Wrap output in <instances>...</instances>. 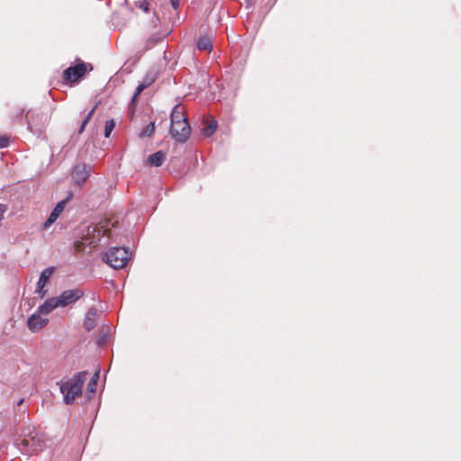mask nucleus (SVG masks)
Masks as SVG:
<instances>
[{
  "label": "nucleus",
  "mask_w": 461,
  "mask_h": 461,
  "mask_svg": "<svg viewBox=\"0 0 461 461\" xmlns=\"http://www.w3.org/2000/svg\"><path fill=\"white\" fill-rule=\"evenodd\" d=\"M44 435L38 431L32 425H24L19 437L15 440V446L22 454L32 456L41 451L44 447Z\"/></svg>",
  "instance_id": "nucleus-1"
},
{
  "label": "nucleus",
  "mask_w": 461,
  "mask_h": 461,
  "mask_svg": "<svg viewBox=\"0 0 461 461\" xmlns=\"http://www.w3.org/2000/svg\"><path fill=\"white\" fill-rule=\"evenodd\" d=\"M86 375L87 373L86 371L79 372L66 382L57 383L59 385L60 392L64 395L66 404L72 403L76 397L81 394Z\"/></svg>",
  "instance_id": "nucleus-2"
},
{
  "label": "nucleus",
  "mask_w": 461,
  "mask_h": 461,
  "mask_svg": "<svg viewBox=\"0 0 461 461\" xmlns=\"http://www.w3.org/2000/svg\"><path fill=\"white\" fill-rule=\"evenodd\" d=\"M130 258V253L125 248H111L103 255V260L114 269L124 267Z\"/></svg>",
  "instance_id": "nucleus-3"
},
{
  "label": "nucleus",
  "mask_w": 461,
  "mask_h": 461,
  "mask_svg": "<svg viewBox=\"0 0 461 461\" xmlns=\"http://www.w3.org/2000/svg\"><path fill=\"white\" fill-rule=\"evenodd\" d=\"M84 295V293L80 289H72L64 291L59 296L57 297L60 307H66Z\"/></svg>",
  "instance_id": "nucleus-4"
},
{
  "label": "nucleus",
  "mask_w": 461,
  "mask_h": 461,
  "mask_svg": "<svg viewBox=\"0 0 461 461\" xmlns=\"http://www.w3.org/2000/svg\"><path fill=\"white\" fill-rule=\"evenodd\" d=\"M86 71V63H80L75 67H69L63 72V78L68 82H75Z\"/></svg>",
  "instance_id": "nucleus-5"
},
{
  "label": "nucleus",
  "mask_w": 461,
  "mask_h": 461,
  "mask_svg": "<svg viewBox=\"0 0 461 461\" xmlns=\"http://www.w3.org/2000/svg\"><path fill=\"white\" fill-rule=\"evenodd\" d=\"M90 175V168L86 164H78L74 167L72 176L75 183L78 185H83Z\"/></svg>",
  "instance_id": "nucleus-6"
},
{
  "label": "nucleus",
  "mask_w": 461,
  "mask_h": 461,
  "mask_svg": "<svg viewBox=\"0 0 461 461\" xmlns=\"http://www.w3.org/2000/svg\"><path fill=\"white\" fill-rule=\"evenodd\" d=\"M42 313H39L38 312L29 317L27 321L28 329L32 332H38L43 327L47 325L49 322L48 318L41 317Z\"/></svg>",
  "instance_id": "nucleus-7"
},
{
  "label": "nucleus",
  "mask_w": 461,
  "mask_h": 461,
  "mask_svg": "<svg viewBox=\"0 0 461 461\" xmlns=\"http://www.w3.org/2000/svg\"><path fill=\"white\" fill-rule=\"evenodd\" d=\"M185 128H184V125L182 127L178 126V127L175 128V130H174V125H171V127H170V134L178 142L186 141V140L190 136V133H191L190 125H189L188 122H185Z\"/></svg>",
  "instance_id": "nucleus-8"
},
{
  "label": "nucleus",
  "mask_w": 461,
  "mask_h": 461,
  "mask_svg": "<svg viewBox=\"0 0 461 461\" xmlns=\"http://www.w3.org/2000/svg\"><path fill=\"white\" fill-rule=\"evenodd\" d=\"M53 272H54V267H50L45 268L41 273L40 278L37 282V287H36L35 293L40 294L41 298L44 297L46 294V291H44L43 289H44L46 284L49 282V279L50 278Z\"/></svg>",
  "instance_id": "nucleus-9"
},
{
  "label": "nucleus",
  "mask_w": 461,
  "mask_h": 461,
  "mask_svg": "<svg viewBox=\"0 0 461 461\" xmlns=\"http://www.w3.org/2000/svg\"><path fill=\"white\" fill-rule=\"evenodd\" d=\"M185 122H188L185 116V108L179 104L176 105L171 113V125H174V129L178 126H185Z\"/></svg>",
  "instance_id": "nucleus-10"
},
{
  "label": "nucleus",
  "mask_w": 461,
  "mask_h": 461,
  "mask_svg": "<svg viewBox=\"0 0 461 461\" xmlns=\"http://www.w3.org/2000/svg\"><path fill=\"white\" fill-rule=\"evenodd\" d=\"M98 317V311L95 307H90L86 312V314L84 319V328L90 331L96 325V320Z\"/></svg>",
  "instance_id": "nucleus-11"
},
{
  "label": "nucleus",
  "mask_w": 461,
  "mask_h": 461,
  "mask_svg": "<svg viewBox=\"0 0 461 461\" xmlns=\"http://www.w3.org/2000/svg\"><path fill=\"white\" fill-rule=\"evenodd\" d=\"M60 307L57 297L47 299L44 303L38 307V312L42 314H49L56 308Z\"/></svg>",
  "instance_id": "nucleus-12"
},
{
  "label": "nucleus",
  "mask_w": 461,
  "mask_h": 461,
  "mask_svg": "<svg viewBox=\"0 0 461 461\" xmlns=\"http://www.w3.org/2000/svg\"><path fill=\"white\" fill-rule=\"evenodd\" d=\"M166 159V153L159 150L151 155L147 158V164L151 167H160Z\"/></svg>",
  "instance_id": "nucleus-13"
},
{
  "label": "nucleus",
  "mask_w": 461,
  "mask_h": 461,
  "mask_svg": "<svg viewBox=\"0 0 461 461\" xmlns=\"http://www.w3.org/2000/svg\"><path fill=\"white\" fill-rule=\"evenodd\" d=\"M196 46L200 50L210 52L212 50V40L207 36L200 37L197 41Z\"/></svg>",
  "instance_id": "nucleus-14"
},
{
  "label": "nucleus",
  "mask_w": 461,
  "mask_h": 461,
  "mask_svg": "<svg viewBox=\"0 0 461 461\" xmlns=\"http://www.w3.org/2000/svg\"><path fill=\"white\" fill-rule=\"evenodd\" d=\"M217 127L218 123L215 120L212 119L204 121V127L203 129V135L206 137L212 136L215 132Z\"/></svg>",
  "instance_id": "nucleus-15"
},
{
  "label": "nucleus",
  "mask_w": 461,
  "mask_h": 461,
  "mask_svg": "<svg viewBox=\"0 0 461 461\" xmlns=\"http://www.w3.org/2000/svg\"><path fill=\"white\" fill-rule=\"evenodd\" d=\"M99 379V370H97L87 384V391L90 393H95L96 391V384Z\"/></svg>",
  "instance_id": "nucleus-16"
},
{
  "label": "nucleus",
  "mask_w": 461,
  "mask_h": 461,
  "mask_svg": "<svg viewBox=\"0 0 461 461\" xmlns=\"http://www.w3.org/2000/svg\"><path fill=\"white\" fill-rule=\"evenodd\" d=\"M65 204H66V201L59 202L57 203V205L54 207V209L52 210L50 216H52L53 218H55L57 220L58 217L60 215V213L63 212V210L65 208Z\"/></svg>",
  "instance_id": "nucleus-17"
},
{
  "label": "nucleus",
  "mask_w": 461,
  "mask_h": 461,
  "mask_svg": "<svg viewBox=\"0 0 461 461\" xmlns=\"http://www.w3.org/2000/svg\"><path fill=\"white\" fill-rule=\"evenodd\" d=\"M95 108H96V105H95V106H94V107H93V108L88 112V113L86 115V117H85V119L83 120L82 124H81V126H80V128H79V131H78V132H79V133H82V132L84 131L86 125L87 124V122H89V120H90V119L92 118V116L94 115L95 111Z\"/></svg>",
  "instance_id": "nucleus-18"
},
{
  "label": "nucleus",
  "mask_w": 461,
  "mask_h": 461,
  "mask_svg": "<svg viewBox=\"0 0 461 461\" xmlns=\"http://www.w3.org/2000/svg\"><path fill=\"white\" fill-rule=\"evenodd\" d=\"M155 131V123L150 122L140 132V137H149Z\"/></svg>",
  "instance_id": "nucleus-19"
},
{
  "label": "nucleus",
  "mask_w": 461,
  "mask_h": 461,
  "mask_svg": "<svg viewBox=\"0 0 461 461\" xmlns=\"http://www.w3.org/2000/svg\"><path fill=\"white\" fill-rule=\"evenodd\" d=\"M114 126H115V123H114L113 120L106 121L105 126H104V137L105 138L110 137V134L113 131V130L114 129Z\"/></svg>",
  "instance_id": "nucleus-20"
},
{
  "label": "nucleus",
  "mask_w": 461,
  "mask_h": 461,
  "mask_svg": "<svg viewBox=\"0 0 461 461\" xmlns=\"http://www.w3.org/2000/svg\"><path fill=\"white\" fill-rule=\"evenodd\" d=\"M155 74L149 72L145 76L141 83L146 86V88H148L155 81Z\"/></svg>",
  "instance_id": "nucleus-21"
},
{
  "label": "nucleus",
  "mask_w": 461,
  "mask_h": 461,
  "mask_svg": "<svg viewBox=\"0 0 461 461\" xmlns=\"http://www.w3.org/2000/svg\"><path fill=\"white\" fill-rule=\"evenodd\" d=\"M145 89L146 86L140 82V85L137 86L135 93L133 94L131 102L134 103L138 96L140 95V93Z\"/></svg>",
  "instance_id": "nucleus-22"
},
{
  "label": "nucleus",
  "mask_w": 461,
  "mask_h": 461,
  "mask_svg": "<svg viewBox=\"0 0 461 461\" xmlns=\"http://www.w3.org/2000/svg\"><path fill=\"white\" fill-rule=\"evenodd\" d=\"M28 129L33 132V133H38L39 131H41V129L40 127H38V124L37 123H34L31 119H28Z\"/></svg>",
  "instance_id": "nucleus-23"
},
{
  "label": "nucleus",
  "mask_w": 461,
  "mask_h": 461,
  "mask_svg": "<svg viewBox=\"0 0 461 461\" xmlns=\"http://www.w3.org/2000/svg\"><path fill=\"white\" fill-rule=\"evenodd\" d=\"M9 145V139L6 136H0V148H6Z\"/></svg>",
  "instance_id": "nucleus-24"
},
{
  "label": "nucleus",
  "mask_w": 461,
  "mask_h": 461,
  "mask_svg": "<svg viewBox=\"0 0 461 461\" xmlns=\"http://www.w3.org/2000/svg\"><path fill=\"white\" fill-rule=\"evenodd\" d=\"M56 221V219L53 218L52 216H49V218L46 220V221L44 222L43 224V227L45 229L49 228L52 223H54Z\"/></svg>",
  "instance_id": "nucleus-25"
},
{
  "label": "nucleus",
  "mask_w": 461,
  "mask_h": 461,
  "mask_svg": "<svg viewBox=\"0 0 461 461\" xmlns=\"http://www.w3.org/2000/svg\"><path fill=\"white\" fill-rule=\"evenodd\" d=\"M140 8L142 9L145 13H148L149 10V2L147 0H143L140 5Z\"/></svg>",
  "instance_id": "nucleus-26"
},
{
  "label": "nucleus",
  "mask_w": 461,
  "mask_h": 461,
  "mask_svg": "<svg viewBox=\"0 0 461 461\" xmlns=\"http://www.w3.org/2000/svg\"><path fill=\"white\" fill-rule=\"evenodd\" d=\"M7 208L5 204L0 203V221L4 218V214L6 212Z\"/></svg>",
  "instance_id": "nucleus-27"
},
{
  "label": "nucleus",
  "mask_w": 461,
  "mask_h": 461,
  "mask_svg": "<svg viewBox=\"0 0 461 461\" xmlns=\"http://www.w3.org/2000/svg\"><path fill=\"white\" fill-rule=\"evenodd\" d=\"M171 5L174 9H177L179 6V0H170Z\"/></svg>",
  "instance_id": "nucleus-28"
},
{
  "label": "nucleus",
  "mask_w": 461,
  "mask_h": 461,
  "mask_svg": "<svg viewBox=\"0 0 461 461\" xmlns=\"http://www.w3.org/2000/svg\"><path fill=\"white\" fill-rule=\"evenodd\" d=\"M23 402V399H21L19 402H18V405H21Z\"/></svg>",
  "instance_id": "nucleus-29"
}]
</instances>
